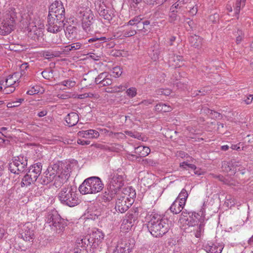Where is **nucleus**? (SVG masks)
Segmentation results:
<instances>
[{"mask_svg":"<svg viewBox=\"0 0 253 253\" xmlns=\"http://www.w3.org/2000/svg\"><path fill=\"white\" fill-rule=\"evenodd\" d=\"M89 42H95L94 45L97 46H100L102 44L105 42H107V39L105 37H94L92 38L89 39L88 40Z\"/></svg>","mask_w":253,"mask_h":253,"instance_id":"obj_34","label":"nucleus"},{"mask_svg":"<svg viewBox=\"0 0 253 253\" xmlns=\"http://www.w3.org/2000/svg\"><path fill=\"white\" fill-rule=\"evenodd\" d=\"M204 230V225L201 223L198 227L196 231L194 233L195 236L196 238L201 237L202 234Z\"/></svg>","mask_w":253,"mask_h":253,"instance_id":"obj_45","label":"nucleus"},{"mask_svg":"<svg viewBox=\"0 0 253 253\" xmlns=\"http://www.w3.org/2000/svg\"><path fill=\"white\" fill-rule=\"evenodd\" d=\"M133 137L137 138L138 140H142L143 141H146L147 140V137L142 135L141 134L138 132H134Z\"/></svg>","mask_w":253,"mask_h":253,"instance_id":"obj_49","label":"nucleus"},{"mask_svg":"<svg viewBox=\"0 0 253 253\" xmlns=\"http://www.w3.org/2000/svg\"><path fill=\"white\" fill-rule=\"evenodd\" d=\"M80 17L82 18V21L94 20V16L89 8H86L85 10L82 9L80 11Z\"/></svg>","mask_w":253,"mask_h":253,"instance_id":"obj_27","label":"nucleus"},{"mask_svg":"<svg viewBox=\"0 0 253 253\" xmlns=\"http://www.w3.org/2000/svg\"><path fill=\"white\" fill-rule=\"evenodd\" d=\"M57 97L62 99H67L71 97V93L70 92H65L63 94H58Z\"/></svg>","mask_w":253,"mask_h":253,"instance_id":"obj_52","label":"nucleus"},{"mask_svg":"<svg viewBox=\"0 0 253 253\" xmlns=\"http://www.w3.org/2000/svg\"><path fill=\"white\" fill-rule=\"evenodd\" d=\"M58 198L62 204L70 207H75L80 203L76 190L72 186L62 188L58 194Z\"/></svg>","mask_w":253,"mask_h":253,"instance_id":"obj_6","label":"nucleus"},{"mask_svg":"<svg viewBox=\"0 0 253 253\" xmlns=\"http://www.w3.org/2000/svg\"><path fill=\"white\" fill-rule=\"evenodd\" d=\"M77 32V28L72 25H69L66 27V29L65 30V35L69 40H73L76 38Z\"/></svg>","mask_w":253,"mask_h":253,"instance_id":"obj_29","label":"nucleus"},{"mask_svg":"<svg viewBox=\"0 0 253 253\" xmlns=\"http://www.w3.org/2000/svg\"><path fill=\"white\" fill-rule=\"evenodd\" d=\"M21 75L18 73H15L8 76L5 80V85L15 86V88L16 86L18 85V81Z\"/></svg>","mask_w":253,"mask_h":253,"instance_id":"obj_25","label":"nucleus"},{"mask_svg":"<svg viewBox=\"0 0 253 253\" xmlns=\"http://www.w3.org/2000/svg\"><path fill=\"white\" fill-rule=\"evenodd\" d=\"M122 73V69L119 66H116L113 68L111 75L115 78H117L120 76Z\"/></svg>","mask_w":253,"mask_h":253,"instance_id":"obj_43","label":"nucleus"},{"mask_svg":"<svg viewBox=\"0 0 253 253\" xmlns=\"http://www.w3.org/2000/svg\"><path fill=\"white\" fill-rule=\"evenodd\" d=\"M224 245L222 243L209 242L204 245V250L207 253H221Z\"/></svg>","mask_w":253,"mask_h":253,"instance_id":"obj_17","label":"nucleus"},{"mask_svg":"<svg viewBox=\"0 0 253 253\" xmlns=\"http://www.w3.org/2000/svg\"><path fill=\"white\" fill-rule=\"evenodd\" d=\"M253 100V95L249 94L248 96L244 98V101L247 104H250L252 103Z\"/></svg>","mask_w":253,"mask_h":253,"instance_id":"obj_59","label":"nucleus"},{"mask_svg":"<svg viewBox=\"0 0 253 253\" xmlns=\"http://www.w3.org/2000/svg\"><path fill=\"white\" fill-rule=\"evenodd\" d=\"M180 167L183 169H187V168H190L194 170L195 174L198 175L200 174V173H199L198 171L196 170V167L195 165L193 164H188L187 163L184 162L180 164Z\"/></svg>","mask_w":253,"mask_h":253,"instance_id":"obj_40","label":"nucleus"},{"mask_svg":"<svg viewBox=\"0 0 253 253\" xmlns=\"http://www.w3.org/2000/svg\"><path fill=\"white\" fill-rule=\"evenodd\" d=\"M36 180L32 178L31 175H29L28 173L22 179L20 183L21 186L24 187L34 183Z\"/></svg>","mask_w":253,"mask_h":253,"instance_id":"obj_32","label":"nucleus"},{"mask_svg":"<svg viewBox=\"0 0 253 253\" xmlns=\"http://www.w3.org/2000/svg\"><path fill=\"white\" fill-rule=\"evenodd\" d=\"M112 83V81L110 78V76L109 75V76L105 78L99 84H100L101 86H104L111 85Z\"/></svg>","mask_w":253,"mask_h":253,"instance_id":"obj_48","label":"nucleus"},{"mask_svg":"<svg viewBox=\"0 0 253 253\" xmlns=\"http://www.w3.org/2000/svg\"><path fill=\"white\" fill-rule=\"evenodd\" d=\"M22 22L27 26L29 36L39 41L43 35V24L36 12L27 9L21 16Z\"/></svg>","mask_w":253,"mask_h":253,"instance_id":"obj_1","label":"nucleus"},{"mask_svg":"<svg viewBox=\"0 0 253 253\" xmlns=\"http://www.w3.org/2000/svg\"><path fill=\"white\" fill-rule=\"evenodd\" d=\"M99 134H103L104 135H108L109 136H111L113 134V132L112 131H109L108 129L106 128H98Z\"/></svg>","mask_w":253,"mask_h":253,"instance_id":"obj_50","label":"nucleus"},{"mask_svg":"<svg viewBox=\"0 0 253 253\" xmlns=\"http://www.w3.org/2000/svg\"><path fill=\"white\" fill-rule=\"evenodd\" d=\"M70 177L68 170L59 171L55 177L54 185L56 187H60L63 184L65 183Z\"/></svg>","mask_w":253,"mask_h":253,"instance_id":"obj_18","label":"nucleus"},{"mask_svg":"<svg viewBox=\"0 0 253 253\" xmlns=\"http://www.w3.org/2000/svg\"><path fill=\"white\" fill-rule=\"evenodd\" d=\"M95 8L100 16L110 22L114 16V11L107 7L103 2L98 1L95 3Z\"/></svg>","mask_w":253,"mask_h":253,"instance_id":"obj_13","label":"nucleus"},{"mask_svg":"<svg viewBox=\"0 0 253 253\" xmlns=\"http://www.w3.org/2000/svg\"><path fill=\"white\" fill-rule=\"evenodd\" d=\"M52 42L56 44H60L62 42L61 38L60 37H58L57 35L52 38Z\"/></svg>","mask_w":253,"mask_h":253,"instance_id":"obj_61","label":"nucleus"},{"mask_svg":"<svg viewBox=\"0 0 253 253\" xmlns=\"http://www.w3.org/2000/svg\"><path fill=\"white\" fill-rule=\"evenodd\" d=\"M15 90V86H8L6 85L2 90V92L5 94H8L14 92Z\"/></svg>","mask_w":253,"mask_h":253,"instance_id":"obj_47","label":"nucleus"},{"mask_svg":"<svg viewBox=\"0 0 253 253\" xmlns=\"http://www.w3.org/2000/svg\"><path fill=\"white\" fill-rule=\"evenodd\" d=\"M154 101L153 99H147L142 101L139 103V105H143L144 106H148L152 104Z\"/></svg>","mask_w":253,"mask_h":253,"instance_id":"obj_53","label":"nucleus"},{"mask_svg":"<svg viewBox=\"0 0 253 253\" xmlns=\"http://www.w3.org/2000/svg\"><path fill=\"white\" fill-rule=\"evenodd\" d=\"M46 224L54 231L60 233L67 225L66 222L55 211L49 212L45 218Z\"/></svg>","mask_w":253,"mask_h":253,"instance_id":"obj_8","label":"nucleus"},{"mask_svg":"<svg viewBox=\"0 0 253 253\" xmlns=\"http://www.w3.org/2000/svg\"><path fill=\"white\" fill-rule=\"evenodd\" d=\"M246 1V0H237L234 8L235 13L236 14L239 13L241 6L243 7L245 5Z\"/></svg>","mask_w":253,"mask_h":253,"instance_id":"obj_39","label":"nucleus"},{"mask_svg":"<svg viewBox=\"0 0 253 253\" xmlns=\"http://www.w3.org/2000/svg\"><path fill=\"white\" fill-rule=\"evenodd\" d=\"M118 194V192L112 188H110V187L107 186V190L103 192L99 198H100V200L102 202L107 203L112 200Z\"/></svg>","mask_w":253,"mask_h":253,"instance_id":"obj_22","label":"nucleus"},{"mask_svg":"<svg viewBox=\"0 0 253 253\" xmlns=\"http://www.w3.org/2000/svg\"><path fill=\"white\" fill-rule=\"evenodd\" d=\"M58 84L64 85L70 88L74 87L76 85V82L71 79L66 80L59 83Z\"/></svg>","mask_w":253,"mask_h":253,"instance_id":"obj_37","label":"nucleus"},{"mask_svg":"<svg viewBox=\"0 0 253 253\" xmlns=\"http://www.w3.org/2000/svg\"><path fill=\"white\" fill-rule=\"evenodd\" d=\"M103 188L104 184L101 179L97 176H92L85 179L79 189L82 194H95L102 191Z\"/></svg>","mask_w":253,"mask_h":253,"instance_id":"obj_5","label":"nucleus"},{"mask_svg":"<svg viewBox=\"0 0 253 253\" xmlns=\"http://www.w3.org/2000/svg\"><path fill=\"white\" fill-rule=\"evenodd\" d=\"M77 135L79 137L86 139H97L99 136V132L95 129H88L79 131Z\"/></svg>","mask_w":253,"mask_h":253,"instance_id":"obj_21","label":"nucleus"},{"mask_svg":"<svg viewBox=\"0 0 253 253\" xmlns=\"http://www.w3.org/2000/svg\"><path fill=\"white\" fill-rule=\"evenodd\" d=\"M28 67V64L27 63H24L22 64H21V66H20V70H21V73H20V75L21 76L22 75H24V74L25 73V70H26Z\"/></svg>","mask_w":253,"mask_h":253,"instance_id":"obj_60","label":"nucleus"},{"mask_svg":"<svg viewBox=\"0 0 253 253\" xmlns=\"http://www.w3.org/2000/svg\"><path fill=\"white\" fill-rule=\"evenodd\" d=\"M126 175L121 169H118L110 174L108 186L119 193L125 184Z\"/></svg>","mask_w":253,"mask_h":253,"instance_id":"obj_9","label":"nucleus"},{"mask_svg":"<svg viewBox=\"0 0 253 253\" xmlns=\"http://www.w3.org/2000/svg\"><path fill=\"white\" fill-rule=\"evenodd\" d=\"M188 196V194L187 191L185 189H182L176 200H178L181 202H184L183 204L185 205Z\"/></svg>","mask_w":253,"mask_h":253,"instance_id":"obj_35","label":"nucleus"},{"mask_svg":"<svg viewBox=\"0 0 253 253\" xmlns=\"http://www.w3.org/2000/svg\"><path fill=\"white\" fill-rule=\"evenodd\" d=\"M17 19L16 9L13 7H9L0 24V34L7 35L10 34L14 29Z\"/></svg>","mask_w":253,"mask_h":253,"instance_id":"obj_4","label":"nucleus"},{"mask_svg":"<svg viewBox=\"0 0 253 253\" xmlns=\"http://www.w3.org/2000/svg\"><path fill=\"white\" fill-rule=\"evenodd\" d=\"M150 149L148 147L139 146L135 148V153L136 155L131 154L129 155L128 158L129 159H133V158H137L138 157H145L149 155L150 153Z\"/></svg>","mask_w":253,"mask_h":253,"instance_id":"obj_19","label":"nucleus"},{"mask_svg":"<svg viewBox=\"0 0 253 253\" xmlns=\"http://www.w3.org/2000/svg\"><path fill=\"white\" fill-rule=\"evenodd\" d=\"M77 142L79 144L82 145H87L90 144V141L89 140H85L82 139H78L77 140Z\"/></svg>","mask_w":253,"mask_h":253,"instance_id":"obj_62","label":"nucleus"},{"mask_svg":"<svg viewBox=\"0 0 253 253\" xmlns=\"http://www.w3.org/2000/svg\"><path fill=\"white\" fill-rule=\"evenodd\" d=\"M119 31L121 33V36L125 38L130 37L137 34L136 30L131 27V25H128V22L121 27Z\"/></svg>","mask_w":253,"mask_h":253,"instance_id":"obj_20","label":"nucleus"},{"mask_svg":"<svg viewBox=\"0 0 253 253\" xmlns=\"http://www.w3.org/2000/svg\"><path fill=\"white\" fill-rule=\"evenodd\" d=\"M42 169V165L40 163H38L32 165L27 172L29 175H31L32 178L36 180L41 173Z\"/></svg>","mask_w":253,"mask_h":253,"instance_id":"obj_24","label":"nucleus"},{"mask_svg":"<svg viewBox=\"0 0 253 253\" xmlns=\"http://www.w3.org/2000/svg\"><path fill=\"white\" fill-rule=\"evenodd\" d=\"M70 45V49H72V51L84 49L85 47V43L81 42L73 43L71 44Z\"/></svg>","mask_w":253,"mask_h":253,"instance_id":"obj_38","label":"nucleus"},{"mask_svg":"<svg viewBox=\"0 0 253 253\" xmlns=\"http://www.w3.org/2000/svg\"><path fill=\"white\" fill-rule=\"evenodd\" d=\"M112 137L113 138L124 139L126 137V136L125 134L122 132H116L113 133V135H112Z\"/></svg>","mask_w":253,"mask_h":253,"instance_id":"obj_58","label":"nucleus"},{"mask_svg":"<svg viewBox=\"0 0 253 253\" xmlns=\"http://www.w3.org/2000/svg\"><path fill=\"white\" fill-rule=\"evenodd\" d=\"M104 234L100 230L93 231L89 235L78 238L76 241V253H87L86 247L89 245L95 247L103 240Z\"/></svg>","mask_w":253,"mask_h":253,"instance_id":"obj_3","label":"nucleus"},{"mask_svg":"<svg viewBox=\"0 0 253 253\" xmlns=\"http://www.w3.org/2000/svg\"><path fill=\"white\" fill-rule=\"evenodd\" d=\"M42 55L44 57L47 59L51 58L55 56L54 54L50 51H43Z\"/></svg>","mask_w":253,"mask_h":253,"instance_id":"obj_54","label":"nucleus"},{"mask_svg":"<svg viewBox=\"0 0 253 253\" xmlns=\"http://www.w3.org/2000/svg\"><path fill=\"white\" fill-rule=\"evenodd\" d=\"M52 73L50 71H44L42 72V77L45 79H49L52 76Z\"/></svg>","mask_w":253,"mask_h":253,"instance_id":"obj_55","label":"nucleus"},{"mask_svg":"<svg viewBox=\"0 0 253 253\" xmlns=\"http://www.w3.org/2000/svg\"><path fill=\"white\" fill-rule=\"evenodd\" d=\"M184 202L179 201L176 200L172 203L169 208V210L171 212L175 214L180 213L183 209L185 205L183 204Z\"/></svg>","mask_w":253,"mask_h":253,"instance_id":"obj_28","label":"nucleus"},{"mask_svg":"<svg viewBox=\"0 0 253 253\" xmlns=\"http://www.w3.org/2000/svg\"><path fill=\"white\" fill-rule=\"evenodd\" d=\"M147 223V228L155 237H161L167 233L170 228V222L165 217L157 213L151 214Z\"/></svg>","mask_w":253,"mask_h":253,"instance_id":"obj_2","label":"nucleus"},{"mask_svg":"<svg viewBox=\"0 0 253 253\" xmlns=\"http://www.w3.org/2000/svg\"><path fill=\"white\" fill-rule=\"evenodd\" d=\"M59 166L57 165H54L53 167H48L45 172V176L42 178L41 183L42 184L46 185L50 182L55 180V177L59 173Z\"/></svg>","mask_w":253,"mask_h":253,"instance_id":"obj_15","label":"nucleus"},{"mask_svg":"<svg viewBox=\"0 0 253 253\" xmlns=\"http://www.w3.org/2000/svg\"><path fill=\"white\" fill-rule=\"evenodd\" d=\"M127 84L125 83L124 84H121L118 86H115L114 87V91L116 92H119L120 91H124L127 87Z\"/></svg>","mask_w":253,"mask_h":253,"instance_id":"obj_46","label":"nucleus"},{"mask_svg":"<svg viewBox=\"0 0 253 253\" xmlns=\"http://www.w3.org/2000/svg\"><path fill=\"white\" fill-rule=\"evenodd\" d=\"M109 76V74L107 72H103L100 73L96 78L95 79V83L96 84H100L104 80Z\"/></svg>","mask_w":253,"mask_h":253,"instance_id":"obj_41","label":"nucleus"},{"mask_svg":"<svg viewBox=\"0 0 253 253\" xmlns=\"http://www.w3.org/2000/svg\"><path fill=\"white\" fill-rule=\"evenodd\" d=\"M160 52V49H155L153 50V55H152V59L155 61L157 60L159 58Z\"/></svg>","mask_w":253,"mask_h":253,"instance_id":"obj_51","label":"nucleus"},{"mask_svg":"<svg viewBox=\"0 0 253 253\" xmlns=\"http://www.w3.org/2000/svg\"><path fill=\"white\" fill-rule=\"evenodd\" d=\"M124 196L118 197L115 204L116 211L121 213L125 212L131 206L136 195L135 190L130 187L126 188Z\"/></svg>","mask_w":253,"mask_h":253,"instance_id":"obj_7","label":"nucleus"},{"mask_svg":"<svg viewBox=\"0 0 253 253\" xmlns=\"http://www.w3.org/2000/svg\"><path fill=\"white\" fill-rule=\"evenodd\" d=\"M142 19L140 16H135L132 19H130L128 22V25H131L132 26H135L136 28V31H141L144 33L147 32V30L145 28L142 22Z\"/></svg>","mask_w":253,"mask_h":253,"instance_id":"obj_23","label":"nucleus"},{"mask_svg":"<svg viewBox=\"0 0 253 253\" xmlns=\"http://www.w3.org/2000/svg\"><path fill=\"white\" fill-rule=\"evenodd\" d=\"M79 117L75 112H71L68 114L65 118L64 120L66 125L69 127L76 125L79 121Z\"/></svg>","mask_w":253,"mask_h":253,"instance_id":"obj_26","label":"nucleus"},{"mask_svg":"<svg viewBox=\"0 0 253 253\" xmlns=\"http://www.w3.org/2000/svg\"><path fill=\"white\" fill-rule=\"evenodd\" d=\"M170 90L169 89H161L158 91V94L168 96L170 94Z\"/></svg>","mask_w":253,"mask_h":253,"instance_id":"obj_57","label":"nucleus"},{"mask_svg":"<svg viewBox=\"0 0 253 253\" xmlns=\"http://www.w3.org/2000/svg\"><path fill=\"white\" fill-rule=\"evenodd\" d=\"M65 19L59 20L58 18L48 17L47 31L50 33H56L60 32L64 26Z\"/></svg>","mask_w":253,"mask_h":253,"instance_id":"obj_14","label":"nucleus"},{"mask_svg":"<svg viewBox=\"0 0 253 253\" xmlns=\"http://www.w3.org/2000/svg\"><path fill=\"white\" fill-rule=\"evenodd\" d=\"M34 228L33 224L30 222L24 224L20 232L21 238L26 242H33L35 237Z\"/></svg>","mask_w":253,"mask_h":253,"instance_id":"obj_12","label":"nucleus"},{"mask_svg":"<svg viewBox=\"0 0 253 253\" xmlns=\"http://www.w3.org/2000/svg\"><path fill=\"white\" fill-rule=\"evenodd\" d=\"M27 166V159L23 156H19L15 157L9 164V170L15 174H19L24 171Z\"/></svg>","mask_w":253,"mask_h":253,"instance_id":"obj_10","label":"nucleus"},{"mask_svg":"<svg viewBox=\"0 0 253 253\" xmlns=\"http://www.w3.org/2000/svg\"><path fill=\"white\" fill-rule=\"evenodd\" d=\"M183 57L181 56L174 55L171 57L169 62L175 68L179 67L182 65Z\"/></svg>","mask_w":253,"mask_h":253,"instance_id":"obj_31","label":"nucleus"},{"mask_svg":"<svg viewBox=\"0 0 253 253\" xmlns=\"http://www.w3.org/2000/svg\"><path fill=\"white\" fill-rule=\"evenodd\" d=\"M189 42L192 46L198 48L202 45V39L197 35L191 36L189 38Z\"/></svg>","mask_w":253,"mask_h":253,"instance_id":"obj_30","label":"nucleus"},{"mask_svg":"<svg viewBox=\"0 0 253 253\" xmlns=\"http://www.w3.org/2000/svg\"><path fill=\"white\" fill-rule=\"evenodd\" d=\"M238 33L239 34V36L236 38V42L237 43H240L242 40V31L241 30H239L238 31Z\"/></svg>","mask_w":253,"mask_h":253,"instance_id":"obj_64","label":"nucleus"},{"mask_svg":"<svg viewBox=\"0 0 253 253\" xmlns=\"http://www.w3.org/2000/svg\"><path fill=\"white\" fill-rule=\"evenodd\" d=\"M133 246V244H131L129 240H124L118 243L113 253H129Z\"/></svg>","mask_w":253,"mask_h":253,"instance_id":"obj_16","label":"nucleus"},{"mask_svg":"<svg viewBox=\"0 0 253 253\" xmlns=\"http://www.w3.org/2000/svg\"><path fill=\"white\" fill-rule=\"evenodd\" d=\"M39 92V91L36 89L34 87L32 88L31 89H30L27 91V94L28 95H34L37 94Z\"/></svg>","mask_w":253,"mask_h":253,"instance_id":"obj_63","label":"nucleus"},{"mask_svg":"<svg viewBox=\"0 0 253 253\" xmlns=\"http://www.w3.org/2000/svg\"><path fill=\"white\" fill-rule=\"evenodd\" d=\"M126 93L130 98H133L137 94V89L135 87H130L127 89Z\"/></svg>","mask_w":253,"mask_h":253,"instance_id":"obj_44","label":"nucleus"},{"mask_svg":"<svg viewBox=\"0 0 253 253\" xmlns=\"http://www.w3.org/2000/svg\"><path fill=\"white\" fill-rule=\"evenodd\" d=\"M48 17L58 18L59 20L65 19V8L61 1L56 0L50 5Z\"/></svg>","mask_w":253,"mask_h":253,"instance_id":"obj_11","label":"nucleus"},{"mask_svg":"<svg viewBox=\"0 0 253 253\" xmlns=\"http://www.w3.org/2000/svg\"><path fill=\"white\" fill-rule=\"evenodd\" d=\"M204 111L208 115H210L211 118H215L217 119H220L221 118V115L220 113L214 111L210 110L209 109H205Z\"/></svg>","mask_w":253,"mask_h":253,"instance_id":"obj_42","label":"nucleus"},{"mask_svg":"<svg viewBox=\"0 0 253 253\" xmlns=\"http://www.w3.org/2000/svg\"><path fill=\"white\" fill-rule=\"evenodd\" d=\"M86 93L87 98H91L93 99H98L99 97L98 93L96 92H88Z\"/></svg>","mask_w":253,"mask_h":253,"instance_id":"obj_56","label":"nucleus"},{"mask_svg":"<svg viewBox=\"0 0 253 253\" xmlns=\"http://www.w3.org/2000/svg\"><path fill=\"white\" fill-rule=\"evenodd\" d=\"M94 20L82 21V27L87 32L92 31V25Z\"/></svg>","mask_w":253,"mask_h":253,"instance_id":"obj_36","label":"nucleus"},{"mask_svg":"<svg viewBox=\"0 0 253 253\" xmlns=\"http://www.w3.org/2000/svg\"><path fill=\"white\" fill-rule=\"evenodd\" d=\"M155 110L159 112H169L172 110V107L167 104L161 103L155 106Z\"/></svg>","mask_w":253,"mask_h":253,"instance_id":"obj_33","label":"nucleus"}]
</instances>
